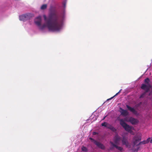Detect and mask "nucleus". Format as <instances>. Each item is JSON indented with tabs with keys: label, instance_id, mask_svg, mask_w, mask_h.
I'll return each mask as SVG.
<instances>
[{
	"label": "nucleus",
	"instance_id": "7ed1b4c3",
	"mask_svg": "<svg viewBox=\"0 0 152 152\" xmlns=\"http://www.w3.org/2000/svg\"><path fill=\"white\" fill-rule=\"evenodd\" d=\"M120 124L124 129L125 130L128 132L131 133L132 131V126H129L124 122V120L122 119H120Z\"/></svg>",
	"mask_w": 152,
	"mask_h": 152
},
{
	"label": "nucleus",
	"instance_id": "aec40b11",
	"mask_svg": "<svg viewBox=\"0 0 152 152\" xmlns=\"http://www.w3.org/2000/svg\"><path fill=\"white\" fill-rule=\"evenodd\" d=\"M120 91L119 92H118V93H116L114 96H113V97H111V98H110V99H107V100H111V99H112L114 97H115V96H117V95H118V94L120 93Z\"/></svg>",
	"mask_w": 152,
	"mask_h": 152
},
{
	"label": "nucleus",
	"instance_id": "c85d7f7f",
	"mask_svg": "<svg viewBox=\"0 0 152 152\" xmlns=\"http://www.w3.org/2000/svg\"><path fill=\"white\" fill-rule=\"evenodd\" d=\"M105 117L104 118V119L105 118Z\"/></svg>",
	"mask_w": 152,
	"mask_h": 152
},
{
	"label": "nucleus",
	"instance_id": "39448f33",
	"mask_svg": "<svg viewBox=\"0 0 152 152\" xmlns=\"http://www.w3.org/2000/svg\"><path fill=\"white\" fill-rule=\"evenodd\" d=\"M151 86L150 84H142L141 87V88L143 90H145L146 92H148L150 90Z\"/></svg>",
	"mask_w": 152,
	"mask_h": 152
},
{
	"label": "nucleus",
	"instance_id": "dca6fc26",
	"mask_svg": "<svg viewBox=\"0 0 152 152\" xmlns=\"http://www.w3.org/2000/svg\"><path fill=\"white\" fill-rule=\"evenodd\" d=\"M47 7V5L46 4H44L42 5L41 9L42 10H45L46 9Z\"/></svg>",
	"mask_w": 152,
	"mask_h": 152
},
{
	"label": "nucleus",
	"instance_id": "1a4fd4ad",
	"mask_svg": "<svg viewBox=\"0 0 152 152\" xmlns=\"http://www.w3.org/2000/svg\"><path fill=\"white\" fill-rule=\"evenodd\" d=\"M41 16H39L35 19V23L38 26H40L41 25Z\"/></svg>",
	"mask_w": 152,
	"mask_h": 152
},
{
	"label": "nucleus",
	"instance_id": "9b49d317",
	"mask_svg": "<svg viewBox=\"0 0 152 152\" xmlns=\"http://www.w3.org/2000/svg\"><path fill=\"white\" fill-rule=\"evenodd\" d=\"M139 121H138L133 118L132 117H130V120H129V122H130L133 125H135L137 124Z\"/></svg>",
	"mask_w": 152,
	"mask_h": 152
},
{
	"label": "nucleus",
	"instance_id": "a878e982",
	"mask_svg": "<svg viewBox=\"0 0 152 152\" xmlns=\"http://www.w3.org/2000/svg\"><path fill=\"white\" fill-rule=\"evenodd\" d=\"M90 139L91 140H93L94 141H95V140L94 139H93L92 138H90Z\"/></svg>",
	"mask_w": 152,
	"mask_h": 152
},
{
	"label": "nucleus",
	"instance_id": "f257e3e1",
	"mask_svg": "<svg viewBox=\"0 0 152 152\" xmlns=\"http://www.w3.org/2000/svg\"><path fill=\"white\" fill-rule=\"evenodd\" d=\"M45 23L39 26V28L43 30L47 27L48 30L53 32L59 31L62 27V21L59 18L57 12L55 11L50 12L48 18L45 15H43Z\"/></svg>",
	"mask_w": 152,
	"mask_h": 152
},
{
	"label": "nucleus",
	"instance_id": "b1692460",
	"mask_svg": "<svg viewBox=\"0 0 152 152\" xmlns=\"http://www.w3.org/2000/svg\"><path fill=\"white\" fill-rule=\"evenodd\" d=\"M151 138L150 137H149L146 140V142H147V143H148L149 142H150V140H151Z\"/></svg>",
	"mask_w": 152,
	"mask_h": 152
},
{
	"label": "nucleus",
	"instance_id": "393cba45",
	"mask_svg": "<svg viewBox=\"0 0 152 152\" xmlns=\"http://www.w3.org/2000/svg\"><path fill=\"white\" fill-rule=\"evenodd\" d=\"M97 134V133L96 132H93V135H96V134Z\"/></svg>",
	"mask_w": 152,
	"mask_h": 152
},
{
	"label": "nucleus",
	"instance_id": "ddd939ff",
	"mask_svg": "<svg viewBox=\"0 0 152 152\" xmlns=\"http://www.w3.org/2000/svg\"><path fill=\"white\" fill-rule=\"evenodd\" d=\"M126 107L128 109L133 113L134 114H137V111L133 108L132 107L127 105H126Z\"/></svg>",
	"mask_w": 152,
	"mask_h": 152
},
{
	"label": "nucleus",
	"instance_id": "f3484780",
	"mask_svg": "<svg viewBox=\"0 0 152 152\" xmlns=\"http://www.w3.org/2000/svg\"><path fill=\"white\" fill-rule=\"evenodd\" d=\"M81 150L85 152H86L87 151V148L86 147L84 146L82 147L81 148Z\"/></svg>",
	"mask_w": 152,
	"mask_h": 152
},
{
	"label": "nucleus",
	"instance_id": "a211bd4d",
	"mask_svg": "<svg viewBox=\"0 0 152 152\" xmlns=\"http://www.w3.org/2000/svg\"><path fill=\"white\" fill-rule=\"evenodd\" d=\"M147 92H146V91H145L144 93H143L140 95V98H141L144 97L145 96V95L146 93Z\"/></svg>",
	"mask_w": 152,
	"mask_h": 152
},
{
	"label": "nucleus",
	"instance_id": "412c9836",
	"mask_svg": "<svg viewBox=\"0 0 152 152\" xmlns=\"http://www.w3.org/2000/svg\"><path fill=\"white\" fill-rule=\"evenodd\" d=\"M113 132H115L116 131V129L113 126H112L111 129H110Z\"/></svg>",
	"mask_w": 152,
	"mask_h": 152
},
{
	"label": "nucleus",
	"instance_id": "9d476101",
	"mask_svg": "<svg viewBox=\"0 0 152 152\" xmlns=\"http://www.w3.org/2000/svg\"><path fill=\"white\" fill-rule=\"evenodd\" d=\"M94 142V143L99 148L103 150H104L105 149V146L103 144H102L100 142H98L96 141H95Z\"/></svg>",
	"mask_w": 152,
	"mask_h": 152
},
{
	"label": "nucleus",
	"instance_id": "6ab92c4d",
	"mask_svg": "<svg viewBox=\"0 0 152 152\" xmlns=\"http://www.w3.org/2000/svg\"><path fill=\"white\" fill-rule=\"evenodd\" d=\"M125 122V121H126V122H129V120H130V117H126L123 120Z\"/></svg>",
	"mask_w": 152,
	"mask_h": 152
},
{
	"label": "nucleus",
	"instance_id": "0eeeda50",
	"mask_svg": "<svg viewBox=\"0 0 152 152\" xmlns=\"http://www.w3.org/2000/svg\"><path fill=\"white\" fill-rule=\"evenodd\" d=\"M123 145H125L126 146L129 148H130V145L128 142L127 140L124 137H123L122 140Z\"/></svg>",
	"mask_w": 152,
	"mask_h": 152
},
{
	"label": "nucleus",
	"instance_id": "5701e85b",
	"mask_svg": "<svg viewBox=\"0 0 152 152\" xmlns=\"http://www.w3.org/2000/svg\"><path fill=\"white\" fill-rule=\"evenodd\" d=\"M112 126H113L111 125L108 124L107 125L106 127L110 129Z\"/></svg>",
	"mask_w": 152,
	"mask_h": 152
},
{
	"label": "nucleus",
	"instance_id": "f03ea898",
	"mask_svg": "<svg viewBox=\"0 0 152 152\" xmlns=\"http://www.w3.org/2000/svg\"><path fill=\"white\" fill-rule=\"evenodd\" d=\"M141 140V137L140 136L138 135H136L133 138V147L132 148V150L134 152L136 151L137 152L139 148H134V146L137 145V143L139 142Z\"/></svg>",
	"mask_w": 152,
	"mask_h": 152
},
{
	"label": "nucleus",
	"instance_id": "bb28decb",
	"mask_svg": "<svg viewBox=\"0 0 152 152\" xmlns=\"http://www.w3.org/2000/svg\"><path fill=\"white\" fill-rule=\"evenodd\" d=\"M150 142L151 143H152V137H151V140H150Z\"/></svg>",
	"mask_w": 152,
	"mask_h": 152
},
{
	"label": "nucleus",
	"instance_id": "6e6552de",
	"mask_svg": "<svg viewBox=\"0 0 152 152\" xmlns=\"http://www.w3.org/2000/svg\"><path fill=\"white\" fill-rule=\"evenodd\" d=\"M121 137L117 134L114 137V142L115 144H119L121 140Z\"/></svg>",
	"mask_w": 152,
	"mask_h": 152
},
{
	"label": "nucleus",
	"instance_id": "cd10ccee",
	"mask_svg": "<svg viewBox=\"0 0 152 152\" xmlns=\"http://www.w3.org/2000/svg\"><path fill=\"white\" fill-rule=\"evenodd\" d=\"M64 6L65 7V3L64 4Z\"/></svg>",
	"mask_w": 152,
	"mask_h": 152
},
{
	"label": "nucleus",
	"instance_id": "423d86ee",
	"mask_svg": "<svg viewBox=\"0 0 152 152\" xmlns=\"http://www.w3.org/2000/svg\"><path fill=\"white\" fill-rule=\"evenodd\" d=\"M110 143L111 144L110 147V149L111 150H113L114 149V147L115 148L118 150L120 151H121L123 149V148L122 147L116 145L112 141H110Z\"/></svg>",
	"mask_w": 152,
	"mask_h": 152
},
{
	"label": "nucleus",
	"instance_id": "20e7f679",
	"mask_svg": "<svg viewBox=\"0 0 152 152\" xmlns=\"http://www.w3.org/2000/svg\"><path fill=\"white\" fill-rule=\"evenodd\" d=\"M32 15L30 13H27L20 16L19 20H20L25 21L27 20L30 19L32 17Z\"/></svg>",
	"mask_w": 152,
	"mask_h": 152
},
{
	"label": "nucleus",
	"instance_id": "4be33fe9",
	"mask_svg": "<svg viewBox=\"0 0 152 152\" xmlns=\"http://www.w3.org/2000/svg\"><path fill=\"white\" fill-rule=\"evenodd\" d=\"M108 124L106 122H104L102 123V126H104L106 127L107 125Z\"/></svg>",
	"mask_w": 152,
	"mask_h": 152
},
{
	"label": "nucleus",
	"instance_id": "4468645a",
	"mask_svg": "<svg viewBox=\"0 0 152 152\" xmlns=\"http://www.w3.org/2000/svg\"><path fill=\"white\" fill-rule=\"evenodd\" d=\"M147 142L146 141V140H144L140 142L137 145V146H138L139 145L142 144H147Z\"/></svg>",
	"mask_w": 152,
	"mask_h": 152
},
{
	"label": "nucleus",
	"instance_id": "f8f14e48",
	"mask_svg": "<svg viewBox=\"0 0 152 152\" xmlns=\"http://www.w3.org/2000/svg\"><path fill=\"white\" fill-rule=\"evenodd\" d=\"M120 109L121 110L120 112L122 115L126 116L128 115V113L127 110H124L121 107H120Z\"/></svg>",
	"mask_w": 152,
	"mask_h": 152
},
{
	"label": "nucleus",
	"instance_id": "2eb2a0df",
	"mask_svg": "<svg viewBox=\"0 0 152 152\" xmlns=\"http://www.w3.org/2000/svg\"><path fill=\"white\" fill-rule=\"evenodd\" d=\"M150 81V79L148 78H147L146 79H145L144 80V82L145 83L147 84H150L149 83Z\"/></svg>",
	"mask_w": 152,
	"mask_h": 152
}]
</instances>
